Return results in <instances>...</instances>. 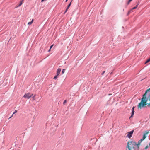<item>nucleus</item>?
I'll return each instance as SVG.
<instances>
[{"label": "nucleus", "mask_w": 150, "mask_h": 150, "mask_svg": "<svg viewBox=\"0 0 150 150\" xmlns=\"http://www.w3.org/2000/svg\"><path fill=\"white\" fill-rule=\"evenodd\" d=\"M148 105V106H150V88L146 91L143 96L141 101L138 106V108L141 109L142 108Z\"/></svg>", "instance_id": "f257e3e1"}, {"label": "nucleus", "mask_w": 150, "mask_h": 150, "mask_svg": "<svg viewBox=\"0 0 150 150\" xmlns=\"http://www.w3.org/2000/svg\"><path fill=\"white\" fill-rule=\"evenodd\" d=\"M141 142L140 140L138 141L137 143L133 141H129L127 143L126 148L128 149V150H139V146Z\"/></svg>", "instance_id": "f03ea898"}, {"label": "nucleus", "mask_w": 150, "mask_h": 150, "mask_svg": "<svg viewBox=\"0 0 150 150\" xmlns=\"http://www.w3.org/2000/svg\"><path fill=\"white\" fill-rule=\"evenodd\" d=\"M33 95V94H31L30 93H27L25 94L23 96V97L29 99Z\"/></svg>", "instance_id": "7ed1b4c3"}, {"label": "nucleus", "mask_w": 150, "mask_h": 150, "mask_svg": "<svg viewBox=\"0 0 150 150\" xmlns=\"http://www.w3.org/2000/svg\"><path fill=\"white\" fill-rule=\"evenodd\" d=\"M149 133V132L148 131H146L145 132V133H144L142 137V138L140 140V141H141L142 142L144 140L146 137V134H147Z\"/></svg>", "instance_id": "20e7f679"}, {"label": "nucleus", "mask_w": 150, "mask_h": 150, "mask_svg": "<svg viewBox=\"0 0 150 150\" xmlns=\"http://www.w3.org/2000/svg\"><path fill=\"white\" fill-rule=\"evenodd\" d=\"M134 132V130H133L132 131L128 132V134L127 135V137L129 138H130L131 137H132V134Z\"/></svg>", "instance_id": "39448f33"}, {"label": "nucleus", "mask_w": 150, "mask_h": 150, "mask_svg": "<svg viewBox=\"0 0 150 150\" xmlns=\"http://www.w3.org/2000/svg\"><path fill=\"white\" fill-rule=\"evenodd\" d=\"M134 107H133V108H132L131 115V116L129 117V119L131 117H132L133 116V115H134Z\"/></svg>", "instance_id": "423d86ee"}, {"label": "nucleus", "mask_w": 150, "mask_h": 150, "mask_svg": "<svg viewBox=\"0 0 150 150\" xmlns=\"http://www.w3.org/2000/svg\"><path fill=\"white\" fill-rule=\"evenodd\" d=\"M61 69L60 68H58L57 70V76H58L60 74V72L61 71Z\"/></svg>", "instance_id": "0eeeda50"}, {"label": "nucleus", "mask_w": 150, "mask_h": 150, "mask_svg": "<svg viewBox=\"0 0 150 150\" xmlns=\"http://www.w3.org/2000/svg\"><path fill=\"white\" fill-rule=\"evenodd\" d=\"M150 146V143L149 144V145H147L144 148V149L145 150L147 149L148 148H149Z\"/></svg>", "instance_id": "6e6552de"}, {"label": "nucleus", "mask_w": 150, "mask_h": 150, "mask_svg": "<svg viewBox=\"0 0 150 150\" xmlns=\"http://www.w3.org/2000/svg\"><path fill=\"white\" fill-rule=\"evenodd\" d=\"M33 19L30 22H28V25H31L32 23H33Z\"/></svg>", "instance_id": "1a4fd4ad"}, {"label": "nucleus", "mask_w": 150, "mask_h": 150, "mask_svg": "<svg viewBox=\"0 0 150 150\" xmlns=\"http://www.w3.org/2000/svg\"><path fill=\"white\" fill-rule=\"evenodd\" d=\"M23 0H23L22 1L20 2V3L19 4V6H21L22 4Z\"/></svg>", "instance_id": "9d476101"}, {"label": "nucleus", "mask_w": 150, "mask_h": 150, "mask_svg": "<svg viewBox=\"0 0 150 150\" xmlns=\"http://www.w3.org/2000/svg\"><path fill=\"white\" fill-rule=\"evenodd\" d=\"M150 61V58L148 59L146 61V62H145V64L146 63H147L149 62Z\"/></svg>", "instance_id": "9b49d317"}, {"label": "nucleus", "mask_w": 150, "mask_h": 150, "mask_svg": "<svg viewBox=\"0 0 150 150\" xmlns=\"http://www.w3.org/2000/svg\"><path fill=\"white\" fill-rule=\"evenodd\" d=\"M71 2L68 5V7H67V9H68L69 8V7H70V6L71 5Z\"/></svg>", "instance_id": "f8f14e48"}, {"label": "nucleus", "mask_w": 150, "mask_h": 150, "mask_svg": "<svg viewBox=\"0 0 150 150\" xmlns=\"http://www.w3.org/2000/svg\"><path fill=\"white\" fill-rule=\"evenodd\" d=\"M35 95H34V96H33V97H32V98H33V100H35Z\"/></svg>", "instance_id": "ddd939ff"}, {"label": "nucleus", "mask_w": 150, "mask_h": 150, "mask_svg": "<svg viewBox=\"0 0 150 150\" xmlns=\"http://www.w3.org/2000/svg\"><path fill=\"white\" fill-rule=\"evenodd\" d=\"M138 6V4L135 7H133L132 8V9H136L137 8V7Z\"/></svg>", "instance_id": "4468645a"}, {"label": "nucleus", "mask_w": 150, "mask_h": 150, "mask_svg": "<svg viewBox=\"0 0 150 150\" xmlns=\"http://www.w3.org/2000/svg\"><path fill=\"white\" fill-rule=\"evenodd\" d=\"M65 70V69H62V74H63L64 73Z\"/></svg>", "instance_id": "2eb2a0df"}, {"label": "nucleus", "mask_w": 150, "mask_h": 150, "mask_svg": "<svg viewBox=\"0 0 150 150\" xmlns=\"http://www.w3.org/2000/svg\"><path fill=\"white\" fill-rule=\"evenodd\" d=\"M132 0H129V1H128V2H127V4L128 5L129 3L132 1Z\"/></svg>", "instance_id": "dca6fc26"}, {"label": "nucleus", "mask_w": 150, "mask_h": 150, "mask_svg": "<svg viewBox=\"0 0 150 150\" xmlns=\"http://www.w3.org/2000/svg\"><path fill=\"white\" fill-rule=\"evenodd\" d=\"M57 76H57V75L55 76L54 77V79H56L57 78Z\"/></svg>", "instance_id": "f3484780"}, {"label": "nucleus", "mask_w": 150, "mask_h": 150, "mask_svg": "<svg viewBox=\"0 0 150 150\" xmlns=\"http://www.w3.org/2000/svg\"><path fill=\"white\" fill-rule=\"evenodd\" d=\"M67 102V101L66 100H65L64 102H63V104L64 105L65 103Z\"/></svg>", "instance_id": "a211bd4d"}, {"label": "nucleus", "mask_w": 150, "mask_h": 150, "mask_svg": "<svg viewBox=\"0 0 150 150\" xmlns=\"http://www.w3.org/2000/svg\"><path fill=\"white\" fill-rule=\"evenodd\" d=\"M17 112V110H15L14 112L13 113V114H14Z\"/></svg>", "instance_id": "6ab92c4d"}, {"label": "nucleus", "mask_w": 150, "mask_h": 150, "mask_svg": "<svg viewBox=\"0 0 150 150\" xmlns=\"http://www.w3.org/2000/svg\"><path fill=\"white\" fill-rule=\"evenodd\" d=\"M68 9H67V8L66 9V10H65V12L64 13V14H65L66 13Z\"/></svg>", "instance_id": "aec40b11"}, {"label": "nucleus", "mask_w": 150, "mask_h": 150, "mask_svg": "<svg viewBox=\"0 0 150 150\" xmlns=\"http://www.w3.org/2000/svg\"><path fill=\"white\" fill-rule=\"evenodd\" d=\"M54 45H52L50 47V49H51L52 48V47Z\"/></svg>", "instance_id": "412c9836"}, {"label": "nucleus", "mask_w": 150, "mask_h": 150, "mask_svg": "<svg viewBox=\"0 0 150 150\" xmlns=\"http://www.w3.org/2000/svg\"><path fill=\"white\" fill-rule=\"evenodd\" d=\"M105 71H104L102 72V75H103V74H104V73H105Z\"/></svg>", "instance_id": "4be33fe9"}, {"label": "nucleus", "mask_w": 150, "mask_h": 150, "mask_svg": "<svg viewBox=\"0 0 150 150\" xmlns=\"http://www.w3.org/2000/svg\"><path fill=\"white\" fill-rule=\"evenodd\" d=\"M13 114L11 115V117H10V118H11V117H13Z\"/></svg>", "instance_id": "5701e85b"}, {"label": "nucleus", "mask_w": 150, "mask_h": 150, "mask_svg": "<svg viewBox=\"0 0 150 150\" xmlns=\"http://www.w3.org/2000/svg\"><path fill=\"white\" fill-rule=\"evenodd\" d=\"M51 49L50 48V49L48 50V51L49 52H50V50H51Z\"/></svg>", "instance_id": "b1692460"}, {"label": "nucleus", "mask_w": 150, "mask_h": 150, "mask_svg": "<svg viewBox=\"0 0 150 150\" xmlns=\"http://www.w3.org/2000/svg\"><path fill=\"white\" fill-rule=\"evenodd\" d=\"M68 0H66V2H67V1Z\"/></svg>", "instance_id": "393cba45"}]
</instances>
